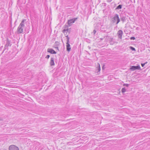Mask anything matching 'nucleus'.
Masks as SVG:
<instances>
[{
  "instance_id": "nucleus-31",
  "label": "nucleus",
  "mask_w": 150,
  "mask_h": 150,
  "mask_svg": "<svg viewBox=\"0 0 150 150\" xmlns=\"http://www.w3.org/2000/svg\"><path fill=\"white\" fill-rule=\"evenodd\" d=\"M3 120V119L2 118H0V120L2 121Z\"/></svg>"
},
{
  "instance_id": "nucleus-32",
  "label": "nucleus",
  "mask_w": 150,
  "mask_h": 150,
  "mask_svg": "<svg viewBox=\"0 0 150 150\" xmlns=\"http://www.w3.org/2000/svg\"><path fill=\"white\" fill-rule=\"evenodd\" d=\"M100 39H101V40H102L103 39V38H100Z\"/></svg>"
},
{
  "instance_id": "nucleus-15",
  "label": "nucleus",
  "mask_w": 150,
  "mask_h": 150,
  "mask_svg": "<svg viewBox=\"0 0 150 150\" xmlns=\"http://www.w3.org/2000/svg\"><path fill=\"white\" fill-rule=\"evenodd\" d=\"M122 5H119L118 6H117L116 8H115V9L116 10H119L120 9H121L122 8Z\"/></svg>"
},
{
  "instance_id": "nucleus-2",
  "label": "nucleus",
  "mask_w": 150,
  "mask_h": 150,
  "mask_svg": "<svg viewBox=\"0 0 150 150\" xmlns=\"http://www.w3.org/2000/svg\"><path fill=\"white\" fill-rule=\"evenodd\" d=\"M120 20L118 15L116 14L114 17L111 19V22L112 23H114L116 22V24H117L120 22Z\"/></svg>"
},
{
  "instance_id": "nucleus-27",
  "label": "nucleus",
  "mask_w": 150,
  "mask_h": 150,
  "mask_svg": "<svg viewBox=\"0 0 150 150\" xmlns=\"http://www.w3.org/2000/svg\"><path fill=\"white\" fill-rule=\"evenodd\" d=\"M55 44H56V45H57L58 44V42H56L55 43Z\"/></svg>"
},
{
  "instance_id": "nucleus-16",
  "label": "nucleus",
  "mask_w": 150,
  "mask_h": 150,
  "mask_svg": "<svg viewBox=\"0 0 150 150\" xmlns=\"http://www.w3.org/2000/svg\"><path fill=\"white\" fill-rule=\"evenodd\" d=\"M66 37L67 38V43H69V38L68 35H66Z\"/></svg>"
},
{
  "instance_id": "nucleus-25",
  "label": "nucleus",
  "mask_w": 150,
  "mask_h": 150,
  "mask_svg": "<svg viewBox=\"0 0 150 150\" xmlns=\"http://www.w3.org/2000/svg\"><path fill=\"white\" fill-rule=\"evenodd\" d=\"M112 0H107V1L108 2H110Z\"/></svg>"
},
{
  "instance_id": "nucleus-26",
  "label": "nucleus",
  "mask_w": 150,
  "mask_h": 150,
  "mask_svg": "<svg viewBox=\"0 0 150 150\" xmlns=\"http://www.w3.org/2000/svg\"><path fill=\"white\" fill-rule=\"evenodd\" d=\"M103 4H104V6H106V3H103Z\"/></svg>"
},
{
  "instance_id": "nucleus-23",
  "label": "nucleus",
  "mask_w": 150,
  "mask_h": 150,
  "mask_svg": "<svg viewBox=\"0 0 150 150\" xmlns=\"http://www.w3.org/2000/svg\"><path fill=\"white\" fill-rule=\"evenodd\" d=\"M50 57V55H47L46 57H45L47 59H49Z\"/></svg>"
},
{
  "instance_id": "nucleus-21",
  "label": "nucleus",
  "mask_w": 150,
  "mask_h": 150,
  "mask_svg": "<svg viewBox=\"0 0 150 150\" xmlns=\"http://www.w3.org/2000/svg\"><path fill=\"white\" fill-rule=\"evenodd\" d=\"M147 63V62H146L144 63H142L141 64V65L142 67H144V66L145 65V64H146Z\"/></svg>"
},
{
  "instance_id": "nucleus-5",
  "label": "nucleus",
  "mask_w": 150,
  "mask_h": 150,
  "mask_svg": "<svg viewBox=\"0 0 150 150\" xmlns=\"http://www.w3.org/2000/svg\"><path fill=\"white\" fill-rule=\"evenodd\" d=\"M141 69L139 65H137V66H131L130 68H129V69L132 71H134L136 70H139Z\"/></svg>"
},
{
  "instance_id": "nucleus-30",
  "label": "nucleus",
  "mask_w": 150,
  "mask_h": 150,
  "mask_svg": "<svg viewBox=\"0 0 150 150\" xmlns=\"http://www.w3.org/2000/svg\"><path fill=\"white\" fill-rule=\"evenodd\" d=\"M88 49H91V47H90L89 46H88Z\"/></svg>"
},
{
  "instance_id": "nucleus-24",
  "label": "nucleus",
  "mask_w": 150,
  "mask_h": 150,
  "mask_svg": "<svg viewBox=\"0 0 150 150\" xmlns=\"http://www.w3.org/2000/svg\"><path fill=\"white\" fill-rule=\"evenodd\" d=\"M96 30H93V33L94 35H95L96 33Z\"/></svg>"
},
{
  "instance_id": "nucleus-34",
  "label": "nucleus",
  "mask_w": 150,
  "mask_h": 150,
  "mask_svg": "<svg viewBox=\"0 0 150 150\" xmlns=\"http://www.w3.org/2000/svg\"><path fill=\"white\" fill-rule=\"evenodd\" d=\"M3 150H7L5 149H4Z\"/></svg>"
},
{
  "instance_id": "nucleus-18",
  "label": "nucleus",
  "mask_w": 150,
  "mask_h": 150,
  "mask_svg": "<svg viewBox=\"0 0 150 150\" xmlns=\"http://www.w3.org/2000/svg\"><path fill=\"white\" fill-rule=\"evenodd\" d=\"M129 48H130V49L131 50H133V51H135V48L132 47V46H130L129 47Z\"/></svg>"
},
{
  "instance_id": "nucleus-22",
  "label": "nucleus",
  "mask_w": 150,
  "mask_h": 150,
  "mask_svg": "<svg viewBox=\"0 0 150 150\" xmlns=\"http://www.w3.org/2000/svg\"><path fill=\"white\" fill-rule=\"evenodd\" d=\"M130 39L131 40H134L135 39V37L132 36V37H131L130 38Z\"/></svg>"
},
{
  "instance_id": "nucleus-13",
  "label": "nucleus",
  "mask_w": 150,
  "mask_h": 150,
  "mask_svg": "<svg viewBox=\"0 0 150 150\" xmlns=\"http://www.w3.org/2000/svg\"><path fill=\"white\" fill-rule=\"evenodd\" d=\"M97 67H96V70H98V71H97V72H100V64L98 63H97Z\"/></svg>"
},
{
  "instance_id": "nucleus-33",
  "label": "nucleus",
  "mask_w": 150,
  "mask_h": 150,
  "mask_svg": "<svg viewBox=\"0 0 150 150\" xmlns=\"http://www.w3.org/2000/svg\"><path fill=\"white\" fill-rule=\"evenodd\" d=\"M2 47H3V46H1V47H0V49H1V48H2Z\"/></svg>"
},
{
  "instance_id": "nucleus-9",
  "label": "nucleus",
  "mask_w": 150,
  "mask_h": 150,
  "mask_svg": "<svg viewBox=\"0 0 150 150\" xmlns=\"http://www.w3.org/2000/svg\"><path fill=\"white\" fill-rule=\"evenodd\" d=\"M47 52L50 53L51 54H55L56 52L52 49L48 48L47 50Z\"/></svg>"
},
{
  "instance_id": "nucleus-29",
  "label": "nucleus",
  "mask_w": 150,
  "mask_h": 150,
  "mask_svg": "<svg viewBox=\"0 0 150 150\" xmlns=\"http://www.w3.org/2000/svg\"><path fill=\"white\" fill-rule=\"evenodd\" d=\"M104 65H103L102 67V69H104Z\"/></svg>"
},
{
  "instance_id": "nucleus-35",
  "label": "nucleus",
  "mask_w": 150,
  "mask_h": 150,
  "mask_svg": "<svg viewBox=\"0 0 150 150\" xmlns=\"http://www.w3.org/2000/svg\"><path fill=\"white\" fill-rule=\"evenodd\" d=\"M56 48H58V47H56Z\"/></svg>"
},
{
  "instance_id": "nucleus-14",
  "label": "nucleus",
  "mask_w": 150,
  "mask_h": 150,
  "mask_svg": "<svg viewBox=\"0 0 150 150\" xmlns=\"http://www.w3.org/2000/svg\"><path fill=\"white\" fill-rule=\"evenodd\" d=\"M70 30L68 28L67 29H64L62 31V32L63 33H65L66 32H69V33H70Z\"/></svg>"
},
{
  "instance_id": "nucleus-11",
  "label": "nucleus",
  "mask_w": 150,
  "mask_h": 150,
  "mask_svg": "<svg viewBox=\"0 0 150 150\" xmlns=\"http://www.w3.org/2000/svg\"><path fill=\"white\" fill-rule=\"evenodd\" d=\"M120 16L121 21H122L123 22H124L126 21V17L123 16V14L120 15Z\"/></svg>"
},
{
  "instance_id": "nucleus-1",
  "label": "nucleus",
  "mask_w": 150,
  "mask_h": 150,
  "mask_svg": "<svg viewBox=\"0 0 150 150\" xmlns=\"http://www.w3.org/2000/svg\"><path fill=\"white\" fill-rule=\"evenodd\" d=\"M25 21V19L23 20L18 27L17 32L18 34L21 33L23 32V28L25 27L24 24V22Z\"/></svg>"
},
{
  "instance_id": "nucleus-4",
  "label": "nucleus",
  "mask_w": 150,
  "mask_h": 150,
  "mask_svg": "<svg viewBox=\"0 0 150 150\" xmlns=\"http://www.w3.org/2000/svg\"><path fill=\"white\" fill-rule=\"evenodd\" d=\"M77 19L78 18H76L69 20L67 21V24L68 26H71L72 25V23H74Z\"/></svg>"
},
{
  "instance_id": "nucleus-6",
  "label": "nucleus",
  "mask_w": 150,
  "mask_h": 150,
  "mask_svg": "<svg viewBox=\"0 0 150 150\" xmlns=\"http://www.w3.org/2000/svg\"><path fill=\"white\" fill-rule=\"evenodd\" d=\"M105 37H106V38L108 39L110 44L111 45H113L114 43L113 41V38L108 36H105L104 38H105Z\"/></svg>"
},
{
  "instance_id": "nucleus-19",
  "label": "nucleus",
  "mask_w": 150,
  "mask_h": 150,
  "mask_svg": "<svg viewBox=\"0 0 150 150\" xmlns=\"http://www.w3.org/2000/svg\"><path fill=\"white\" fill-rule=\"evenodd\" d=\"M69 26H68V25H65L64 26V29H68V27H69Z\"/></svg>"
},
{
  "instance_id": "nucleus-8",
  "label": "nucleus",
  "mask_w": 150,
  "mask_h": 150,
  "mask_svg": "<svg viewBox=\"0 0 150 150\" xmlns=\"http://www.w3.org/2000/svg\"><path fill=\"white\" fill-rule=\"evenodd\" d=\"M117 34L119 38H120V39H121L122 38V35L123 34L122 31L121 30H119L118 31Z\"/></svg>"
},
{
  "instance_id": "nucleus-12",
  "label": "nucleus",
  "mask_w": 150,
  "mask_h": 150,
  "mask_svg": "<svg viewBox=\"0 0 150 150\" xmlns=\"http://www.w3.org/2000/svg\"><path fill=\"white\" fill-rule=\"evenodd\" d=\"M50 64L51 66H54V65L55 64L54 62V59L53 57H51Z\"/></svg>"
},
{
  "instance_id": "nucleus-7",
  "label": "nucleus",
  "mask_w": 150,
  "mask_h": 150,
  "mask_svg": "<svg viewBox=\"0 0 150 150\" xmlns=\"http://www.w3.org/2000/svg\"><path fill=\"white\" fill-rule=\"evenodd\" d=\"M9 150H19V149L15 145H12L9 146Z\"/></svg>"
},
{
  "instance_id": "nucleus-17",
  "label": "nucleus",
  "mask_w": 150,
  "mask_h": 150,
  "mask_svg": "<svg viewBox=\"0 0 150 150\" xmlns=\"http://www.w3.org/2000/svg\"><path fill=\"white\" fill-rule=\"evenodd\" d=\"M121 91H122V93H124L126 91V89H125V88H122V89Z\"/></svg>"
},
{
  "instance_id": "nucleus-10",
  "label": "nucleus",
  "mask_w": 150,
  "mask_h": 150,
  "mask_svg": "<svg viewBox=\"0 0 150 150\" xmlns=\"http://www.w3.org/2000/svg\"><path fill=\"white\" fill-rule=\"evenodd\" d=\"M66 48L67 51L68 52L70 51L71 47H70V45L69 44V43H66Z\"/></svg>"
},
{
  "instance_id": "nucleus-28",
  "label": "nucleus",
  "mask_w": 150,
  "mask_h": 150,
  "mask_svg": "<svg viewBox=\"0 0 150 150\" xmlns=\"http://www.w3.org/2000/svg\"><path fill=\"white\" fill-rule=\"evenodd\" d=\"M67 32H66L65 33H64V34L65 35H67Z\"/></svg>"
},
{
  "instance_id": "nucleus-3",
  "label": "nucleus",
  "mask_w": 150,
  "mask_h": 150,
  "mask_svg": "<svg viewBox=\"0 0 150 150\" xmlns=\"http://www.w3.org/2000/svg\"><path fill=\"white\" fill-rule=\"evenodd\" d=\"M11 41L9 40L7 38L6 42V44L5 45L4 47V50L2 52V53H3L5 50L7 49V50H8V46H11Z\"/></svg>"
},
{
  "instance_id": "nucleus-20",
  "label": "nucleus",
  "mask_w": 150,
  "mask_h": 150,
  "mask_svg": "<svg viewBox=\"0 0 150 150\" xmlns=\"http://www.w3.org/2000/svg\"><path fill=\"white\" fill-rule=\"evenodd\" d=\"M129 84L125 83V84H123V86H126L127 87H128L129 86Z\"/></svg>"
}]
</instances>
